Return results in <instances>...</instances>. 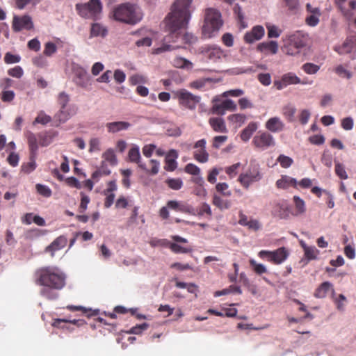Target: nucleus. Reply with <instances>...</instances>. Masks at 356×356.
Here are the masks:
<instances>
[{
  "label": "nucleus",
  "mask_w": 356,
  "mask_h": 356,
  "mask_svg": "<svg viewBox=\"0 0 356 356\" xmlns=\"http://www.w3.org/2000/svg\"><path fill=\"white\" fill-rule=\"evenodd\" d=\"M35 188H36L37 192L40 195L45 197H49L52 194L51 190L48 186H47L45 185L38 184H36Z\"/></svg>",
  "instance_id": "obj_57"
},
{
  "label": "nucleus",
  "mask_w": 356,
  "mask_h": 356,
  "mask_svg": "<svg viewBox=\"0 0 356 356\" xmlns=\"http://www.w3.org/2000/svg\"><path fill=\"white\" fill-rule=\"evenodd\" d=\"M293 202L296 208V215L304 213L306 211L305 201L298 196H294Z\"/></svg>",
  "instance_id": "obj_42"
},
{
  "label": "nucleus",
  "mask_w": 356,
  "mask_h": 356,
  "mask_svg": "<svg viewBox=\"0 0 356 356\" xmlns=\"http://www.w3.org/2000/svg\"><path fill=\"white\" fill-rule=\"evenodd\" d=\"M173 65L177 68L191 70L193 68V63L188 60L177 57L173 60Z\"/></svg>",
  "instance_id": "obj_40"
},
{
  "label": "nucleus",
  "mask_w": 356,
  "mask_h": 356,
  "mask_svg": "<svg viewBox=\"0 0 356 356\" xmlns=\"http://www.w3.org/2000/svg\"><path fill=\"white\" fill-rule=\"evenodd\" d=\"M266 28L268 29V37L270 38H278L281 34V30L275 25L266 24Z\"/></svg>",
  "instance_id": "obj_58"
},
{
  "label": "nucleus",
  "mask_w": 356,
  "mask_h": 356,
  "mask_svg": "<svg viewBox=\"0 0 356 356\" xmlns=\"http://www.w3.org/2000/svg\"><path fill=\"white\" fill-rule=\"evenodd\" d=\"M222 25L220 13L212 8L205 10L204 22L202 26V35L205 38H211Z\"/></svg>",
  "instance_id": "obj_4"
},
{
  "label": "nucleus",
  "mask_w": 356,
  "mask_h": 356,
  "mask_svg": "<svg viewBox=\"0 0 356 356\" xmlns=\"http://www.w3.org/2000/svg\"><path fill=\"white\" fill-rule=\"evenodd\" d=\"M297 184L294 178L288 176H282L281 179L276 181V186L278 188L286 189L290 186H296Z\"/></svg>",
  "instance_id": "obj_34"
},
{
  "label": "nucleus",
  "mask_w": 356,
  "mask_h": 356,
  "mask_svg": "<svg viewBox=\"0 0 356 356\" xmlns=\"http://www.w3.org/2000/svg\"><path fill=\"white\" fill-rule=\"evenodd\" d=\"M332 288V284L329 282H324L319 285L314 292V296L317 298H323L327 292Z\"/></svg>",
  "instance_id": "obj_36"
},
{
  "label": "nucleus",
  "mask_w": 356,
  "mask_h": 356,
  "mask_svg": "<svg viewBox=\"0 0 356 356\" xmlns=\"http://www.w3.org/2000/svg\"><path fill=\"white\" fill-rule=\"evenodd\" d=\"M53 136L51 134L44 132L38 134L39 145L42 147H46L50 145L52 142Z\"/></svg>",
  "instance_id": "obj_45"
},
{
  "label": "nucleus",
  "mask_w": 356,
  "mask_h": 356,
  "mask_svg": "<svg viewBox=\"0 0 356 356\" xmlns=\"http://www.w3.org/2000/svg\"><path fill=\"white\" fill-rule=\"evenodd\" d=\"M300 83H302L300 79L292 72H288L283 74L280 79L275 80L273 82L274 87L279 90H282L289 85Z\"/></svg>",
  "instance_id": "obj_13"
},
{
  "label": "nucleus",
  "mask_w": 356,
  "mask_h": 356,
  "mask_svg": "<svg viewBox=\"0 0 356 356\" xmlns=\"http://www.w3.org/2000/svg\"><path fill=\"white\" fill-rule=\"evenodd\" d=\"M193 0H175L170 12L165 17V28L169 34L164 38L166 42H175L186 29L191 17Z\"/></svg>",
  "instance_id": "obj_1"
},
{
  "label": "nucleus",
  "mask_w": 356,
  "mask_h": 356,
  "mask_svg": "<svg viewBox=\"0 0 356 356\" xmlns=\"http://www.w3.org/2000/svg\"><path fill=\"white\" fill-rule=\"evenodd\" d=\"M167 207L176 211L195 215V209L190 205L181 203L176 200H170L167 202Z\"/></svg>",
  "instance_id": "obj_20"
},
{
  "label": "nucleus",
  "mask_w": 356,
  "mask_h": 356,
  "mask_svg": "<svg viewBox=\"0 0 356 356\" xmlns=\"http://www.w3.org/2000/svg\"><path fill=\"white\" fill-rule=\"evenodd\" d=\"M261 178L262 174L259 165L250 163L248 170L239 175L238 181L243 187L248 189L252 184L260 181Z\"/></svg>",
  "instance_id": "obj_7"
},
{
  "label": "nucleus",
  "mask_w": 356,
  "mask_h": 356,
  "mask_svg": "<svg viewBox=\"0 0 356 356\" xmlns=\"http://www.w3.org/2000/svg\"><path fill=\"white\" fill-rule=\"evenodd\" d=\"M302 69L308 74H314L319 70L320 67L312 63H307L302 66Z\"/></svg>",
  "instance_id": "obj_53"
},
{
  "label": "nucleus",
  "mask_w": 356,
  "mask_h": 356,
  "mask_svg": "<svg viewBox=\"0 0 356 356\" xmlns=\"http://www.w3.org/2000/svg\"><path fill=\"white\" fill-rule=\"evenodd\" d=\"M271 213L274 217L280 219H286L289 216L288 206L284 202H277L275 204Z\"/></svg>",
  "instance_id": "obj_23"
},
{
  "label": "nucleus",
  "mask_w": 356,
  "mask_h": 356,
  "mask_svg": "<svg viewBox=\"0 0 356 356\" xmlns=\"http://www.w3.org/2000/svg\"><path fill=\"white\" fill-rule=\"evenodd\" d=\"M356 49V34H353L349 35L346 41L344 42L342 47H341V51H340V54L342 53H349L352 51L353 50Z\"/></svg>",
  "instance_id": "obj_33"
},
{
  "label": "nucleus",
  "mask_w": 356,
  "mask_h": 356,
  "mask_svg": "<svg viewBox=\"0 0 356 356\" xmlns=\"http://www.w3.org/2000/svg\"><path fill=\"white\" fill-rule=\"evenodd\" d=\"M176 95L179 104L191 111L196 108L197 104L201 99L200 96L195 95L185 89L178 90Z\"/></svg>",
  "instance_id": "obj_9"
},
{
  "label": "nucleus",
  "mask_w": 356,
  "mask_h": 356,
  "mask_svg": "<svg viewBox=\"0 0 356 356\" xmlns=\"http://www.w3.org/2000/svg\"><path fill=\"white\" fill-rule=\"evenodd\" d=\"M62 42L57 39L56 43H54L53 42H47L44 44V49L43 51L44 55L46 56L50 57L53 54H54L57 51V47L58 44H61Z\"/></svg>",
  "instance_id": "obj_39"
},
{
  "label": "nucleus",
  "mask_w": 356,
  "mask_h": 356,
  "mask_svg": "<svg viewBox=\"0 0 356 356\" xmlns=\"http://www.w3.org/2000/svg\"><path fill=\"white\" fill-rule=\"evenodd\" d=\"M107 29L99 23H93L90 29V37H104L107 34Z\"/></svg>",
  "instance_id": "obj_35"
},
{
  "label": "nucleus",
  "mask_w": 356,
  "mask_h": 356,
  "mask_svg": "<svg viewBox=\"0 0 356 356\" xmlns=\"http://www.w3.org/2000/svg\"><path fill=\"white\" fill-rule=\"evenodd\" d=\"M51 120V118L49 115H47L44 112L41 111L35 119L33 124L39 123L42 124H47L50 122Z\"/></svg>",
  "instance_id": "obj_60"
},
{
  "label": "nucleus",
  "mask_w": 356,
  "mask_h": 356,
  "mask_svg": "<svg viewBox=\"0 0 356 356\" xmlns=\"http://www.w3.org/2000/svg\"><path fill=\"white\" fill-rule=\"evenodd\" d=\"M284 127V123L279 117L270 118L265 123L266 129L271 133L282 131Z\"/></svg>",
  "instance_id": "obj_18"
},
{
  "label": "nucleus",
  "mask_w": 356,
  "mask_h": 356,
  "mask_svg": "<svg viewBox=\"0 0 356 356\" xmlns=\"http://www.w3.org/2000/svg\"><path fill=\"white\" fill-rule=\"evenodd\" d=\"M75 8L80 17L95 21L99 18L103 6L100 0H90L87 3H76Z\"/></svg>",
  "instance_id": "obj_5"
},
{
  "label": "nucleus",
  "mask_w": 356,
  "mask_h": 356,
  "mask_svg": "<svg viewBox=\"0 0 356 356\" xmlns=\"http://www.w3.org/2000/svg\"><path fill=\"white\" fill-rule=\"evenodd\" d=\"M306 12L307 13L305 20L306 24L312 27L317 26L321 15L320 8L318 7H314L308 3L306 4Z\"/></svg>",
  "instance_id": "obj_14"
},
{
  "label": "nucleus",
  "mask_w": 356,
  "mask_h": 356,
  "mask_svg": "<svg viewBox=\"0 0 356 356\" xmlns=\"http://www.w3.org/2000/svg\"><path fill=\"white\" fill-rule=\"evenodd\" d=\"M208 122L213 131L222 134H227L228 132L225 121L223 118L213 117L210 118Z\"/></svg>",
  "instance_id": "obj_21"
},
{
  "label": "nucleus",
  "mask_w": 356,
  "mask_h": 356,
  "mask_svg": "<svg viewBox=\"0 0 356 356\" xmlns=\"http://www.w3.org/2000/svg\"><path fill=\"white\" fill-rule=\"evenodd\" d=\"M26 136L27 138L30 154H33V157H34L35 155H38L39 143L38 134L35 135L31 131H27Z\"/></svg>",
  "instance_id": "obj_27"
},
{
  "label": "nucleus",
  "mask_w": 356,
  "mask_h": 356,
  "mask_svg": "<svg viewBox=\"0 0 356 356\" xmlns=\"http://www.w3.org/2000/svg\"><path fill=\"white\" fill-rule=\"evenodd\" d=\"M61 323H70L73 325H76L77 326H81L84 325L86 323L83 320L78 319V320H67V319H60L57 318L52 323V325L54 327H59L60 326Z\"/></svg>",
  "instance_id": "obj_46"
},
{
  "label": "nucleus",
  "mask_w": 356,
  "mask_h": 356,
  "mask_svg": "<svg viewBox=\"0 0 356 356\" xmlns=\"http://www.w3.org/2000/svg\"><path fill=\"white\" fill-rule=\"evenodd\" d=\"M128 157L129 161L137 163L139 168L147 171L146 165L140 161V154L138 147H133L129 149Z\"/></svg>",
  "instance_id": "obj_30"
},
{
  "label": "nucleus",
  "mask_w": 356,
  "mask_h": 356,
  "mask_svg": "<svg viewBox=\"0 0 356 356\" xmlns=\"http://www.w3.org/2000/svg\"><path fill=\"white\" fill-rule=\"evenodd\" d=\"M7 74L13 78L20 79L24 75V70L21 66L16 65L14 67L8 69Z\"/></svg>",
  "instance_id": "obj_50"
},
{
  "label": "nucleus",
  "mask_w": 356,
  "mask_h": 356,
  "mask_svg": "<svg viewBox=\"0 0 356 356\" xmlns=\"http://www.w3.org/2000/svg\"><path fill=\"white\" fill-rule=\"evenodd\" d=\"M13 29L19 32L22 29L31 30L33 27L31 18L28 15L15 16L13 20Z\"/></svg>",
  "instance_id": "obj_16"
},
{
  "label": "nucleus",
  "mask_w": 356,
  "mask_h": 356,
  "mask_svg": "<svg viewBox=\"0 0 356 356\" xmlns=\"http://www.w3.org/2000/svg\"><path fill=\"white\" fill-rule=\"evenodd\" d=\"M113 16L117 21L129 24H136L143 18L141 10L131 3H122L114 8Z\"/></svg>",
  "instance_id": "obj_3"
},
{
  "label": "nucleus",
  "mask_w": 356,
  "mask_h": 356,
  "mask_svg": "<svg viewBox=\"0 0 356 356\" xmlns=\"http://www.w3.org/2000/svg\"><path fill=\"white\" fill-rule=\"evenodd\" d=\"M15 97V94L13 90H5L1 92V99L3 102H10Z\"/></svg>",
  "instance_id": "obj_64"
},
{
  "label": "nucleus",
  "mask_w": 356,
  "mask_h": 356,
  "mask_svg": "<svg viewBox=\"0 0 356 356\" xmlns=\"http://www.w3.org/2000/svg\"><path fill=\"white\" fill-rule=\"evenodd\" d=\"M207 141L204 138L195 143L193 145V157L199 163H206L209 161V154L206 149Z\"/></svg>",
  "instance_id": "obj_12"
},
{
  "label": "nucleus",
  "mask_w": 356,
  "mask_h": 356,
  "mask_svg": "<svg viewBox=\"0 0 356 356\" xmlns=\"http://www.w3.org/2000/svg\"><path fill=\"white\" fill-rule=\"evenodd\" d=\"M275 140L273 136L267 131H259L253 137L252 145L259 151H265L275 146Z\"/></svg>",
  "instance_id": "obj_8"
},
{
  "label": "nucleus",
  "mask_w": 356,
  "mask_h": 356,
  "mask_svg": "<svg viewBox=\"0 0 356 356\" xmlns=\"http://www.w3.org/2000/svg\"><path fill=\"white\" fill-rule=\"evenodd\" d=\"M265 30L262 26H254L250 31L246 33L244 35V40L246 43H253L263 38Z\"/></svg>",
  "instance_id": "obj_17"
},
{
  "label": "nucleus",
  "mask_w": 356,
  "mask_h": 356,
  "mask_svg": "<svg viewBox=\"0 0 356 356\" xmlns=\"http://www.w3.org/2000/svg\"><path fill=\"white\" fill-rule=\"evenodd\" d=\"M103 158L111 165L117 164V159L113 149H108L104 154Z\"/></svg>",
  "instance_id": "obj_55"
},
{
  "label": "nucleus",
  "mask_w": 356,
  "mask_h": 356,
  "mask_svg": "<svg viewBox=\"0 0 356 356\" xmlns=\"http://www.w3.org/2000/svg\"><path fill=\"white\" fill-rule=\"evenodd\" d=\"M250 264L255 273L261 275L267 272V269L264 264H257L254 259L250 260Z\"/></svg>",
  "instance_id": "obj_51"
},
{
  "label": "nucleus",
  "mask_w": 356,
  "mask_h": 356,
  "mask_svg": "<svg viewBox=\"0 0 356 356\" xmlns=\"http://www.w3.org/2000/svg\"><path fill=\"white\" fill-rule=\"evenodd\" d=\"M58 103L60 106V108H65L67 106V104L70 102V97L69 95L65 93V92H61L59 93L58 96Z\"/></svg>",
  "instance_id": "obj_62"
},
{
  "label": "nucleus",
  "mask_w": 356,
  "mask_h": 356,
  "mask_svg": "<svg viewBox=\"0 0 356 356\" xmlns=\"http://www.w3.org/2000/svg\"><path fill=\"white\" fill-rule=\"evenodd\" d=\"M213 204L220 209H227L230 207V202L222 199L220 196L215 195L213 197Z\"/></svg>",
  "instance_id": "obj_44"
},
{
  "label": "nucleus",
  "mask_w": 356,
  "mask_h": 356,
  "mask_svg": "<svg viewBox=\"0 0 356 356\" xmlns=\"http://www.w3.org/2000/svg\"><path fill=\"white\" fill-rule=\"evenodd\" d=\"M3 60L5 63L8 65L18 63L21 61V56L18 54H13L10 52H7L4 55Z\"/></svg>",
  "instance_id": "obj_49"
},
{
  "label": "nucleus",
  "mask_w": 356,
  "mask_h": 356,
  "mask_svg": "<svg viewBox=\"0 0 356 356\" xmlns=\"http://www.w3.org/2000/svg\"><path fill=\"white\" fill-rule=\"evenodd\" d=\"M335 173L341 179H348V175L345 170V167L340 163H336L335 164Z\"/></svg>",
  "instance_id": "obj_59"
},
{
  "label": "nucleus",
  "mask_w": 356,
  "mask_h": 356,
  "mask_svg": "<svg viewBox=\"0 0 356 356\" xmlns=\"http://www.w3.org/2000/svg\"><path fill=\"white\" fill-rule=\"evenodd\" d=\"M289 252L286 248L282 247L274 251L261 250L259 256L261 259H266L268 261L278 265L283 263L289 257Z\"/></svg>",
  "instance_id": "obj_10"
},
{
  "label": "nucleus",
  "mask_w": 356,
  "mask_h": 356,
  "mask_svg": "<svg viewBox=\"0 0 356 356\" xmlns=\"http://www.w3.org/2000/svg\"><path fill=\"white\" fill-rule=\"evenodd\" d=\"M301 247L304 250L305 257L308 260L317 259L320 252L315 246H308L304 242H300Z\"/></svg>",
  "instance_id": "obj_32"
},
{
  "label": "nucleus",
  "mask_w": 356,
  "mask_h": 356,
  "mask_svg": "<svg viewBox=\"0 0 356 356\" xmlns=\"http://www.w3.org/2000/svg\"><path fill=\"white\" fill-rule=\"evenodd\" d=\"M205 56L212 61H216L225 56L223 51L218 47H210L204 51Z\"/></svg>",
  "instance_id": "obj_29"
},
{
  "label": "nucleus",
  "mask_w": 356,
  "mask_h": 356,
  "mask_svg": "<svg viewBox=\"0 0 356 356\" xmlns=\"http://www.w3.org/2000/svg\"><path fill=\"white\" fill-rule=\"evenodd\" d=\"M228 140V136L225 135L216 136L211 141V147L213 149H218Z\"/></svg>",
  "instance_id": "obj_47"
},
{
  "label": "nucleus",
  "mask_w": 356,
  "mask_h": 356,
  "mask_svg": "<svg viewBox=\"0 0 356 356\" xmlns=\"http://www.w3.org/2000/svg\"><path fill=\"white\" fill-rule=\"evenodd\" d=\"M67 309L71 312L81 311L83 314H86L88 316H96L98 311L92 312L91 309H88L82 306L67 305Z\"/></svg>",
  "instance_id": "obj_48"
},
{
  "label": "nucleus",
  "mask_w": 356,
  "mask_h": 356,
  "mask_svg": "<svg viewBox=\"0 0 356 356\" xmlns=\"http://www.w3.org/2000/svg\"><path fill=\"white\" fill-rule=\"evenodd\" d=\"M37 158V155L33 157V154H30L29 161L27 163H24L21 166V172L24 174H29L36 168V163L35 160Z\"/></svg>",
  "instance_id": "obj_37"
},
{
  "label": "nucleus",
  "mask_w": 356,
  "mask_h": 356,
  "mask_svg": "<svg viewBox=\"0 0 356 356\" xmlns=\"http://www.w3.org/2000/svg\"><path fill=\"white\" fill-rule=\"evenodd\" d=\"M59 289H53L51 287L44 286L40 291V294L42 297L48 300H56L58 297L57 291Z\"/></svg>",
  "instance_id": "obj_38"
},
{
  "label": "nucleus",
  "mask_w": 356,
  "mask_h": 356,
  "mask_svg": "<svg viewBox=\"0 0 356 356\" xmlns=\"http://www.w3.org/2000/svg\"><path fill=\"white\" fill-rule=\"evenodd\" d=\"M228 120L232 122L234 124H238V127H241L242 124L245 123L246 121V115L242 113H235L229 115L227 118Z\"/></svg>",
  "instance_id": "obj_43"
},
{
  "label": "nucleus",
  "mask_w": 356,
  "mask_h": 356,
  "mask_svg": "<svg viewBox=\"0 0 356 356\" xmlns=\"http://www.w3.org/2000/svg\"><path fill=\"white\" fill-rule=\"evenodd\" d=\"M336 1L343 17L346 19L350 20L355 15L353 10H356V1L352 0L349 1L350 8H347L343 5L346 0H336Z\"/></svg>",
  "instance_id": "obj_19"
},
{
  "label": "nucleus",
  "mask_w": 356,
  "mask_h": 356,
  "mask_svg": "<svg viewBox=\"0 0 356 356\" xmlns=\"http://www.w3.org/2000/svg\"><path fill=\"white\" fill-rule=\"evenodd\" d=\"M259 123L257 122H250L249 124L241 131L240 138L243 142H248L252 134L257 130Z\"/></svg>",
  "instance_id": "obj_26"
},
{
  "label": "nucleus",
  "mask_w": 356,
  "mask_h": 356,
  "mask_svg": "<svg viewBox=\"0 0 356 356\" xmlns=\"http://www.w3.org/2000/svg\"><path fill=\"white\" fill-rule=\"evenodd\" d=\"M36 283L43 286L62 289L65 285V276L57 267L46 266L35 272Z\"/></svg>",
  "instance_id": "obj_2"
},
{
  "label": "nucleus",
  "mask_w": 356,
  "mask_h": 356,
  "mask_svg": "<svg viewBox=\"0 0 356 356\" xmlns=\"http://www.w3.org/2000/svg\"><path fill=\"white\" fill-rule=\"evenodd\" d=\"M308 35L297 31L289 37V42L285 46L286 54L291 56L296 55L300 49L307 46L308 42Z\"/></svg>",
  "instance_id": "obj_6"
},
{
  "label": "nucleus",
  "mask_w": 356,
  "mask_h": 356,
  "mask_svg": "<svg viewBox=\"0 0 356 356\" xmlns=\"http://www.w3.org/2000/svg\"><path fill=\"white\" fill-rule=\"evenodd\" d=\"M195 214H197L198 216H203L204 214H207L209 216H211L212 211L211 209L210 206L206 203H202L200 207L197 209V211H195Z\"/></svg>",
  "instance_id": "obj_54"
},
{
  "label": "nucleus",
  "mask_w": 356,
  "mask_h": 356,
  "mask_svg": "<svg viewBox=\"0 0 356 356\" xmlns=\"http://www.w3.org/2000/svg\"><path fill=\"white\" fill-rule=\"evenodd\" d=\"M277 161L279 162L280 165L284 168H289L293 163L291 157L284 154H280L277 159Z\"/></svg>",
  "instance_id": "obj_52"
},
{
  "label": "nucleus",
  "mask_w": 356,
  "mask_h": 356,
  "mask_svg": "<svg viewBox=\"0 0 356 356\" xmlns=\"http://www.w3.org/2000/svg\"><path fill=\"white\" fill-rule=\"evenodd\" d=\"M178 157V154L176 150L171 149L165 157V170L167 171H174L177 168L176 159Z\"/></svg>",
  "instance_id": "obj_28"
},
{
  "label": "nucleus",
  "mask_w": 356,
  "mask_h": 356,
  "mask_svg": "<svg viewBox=\"0 0 356 356\" xmlns=\"http://www.w3.org/2000/svg\"><path fill=\"white\" fill-rule=\"evenodd\" d=\"M237 108V106L235 102L230 99H227L222 102L218 97H215L212 99V106L211 108V112L213 114L218 115H224L226 111H234Z\"/></svg>",
  "instance_id": "obj_11"
},
{
  "label": "nucleus",
  "mask_w": 356,
  "mask_h": 356,
  "mask_svg": "<svg viewBox=\"0 0 356 356\" xmlns=\"http://www.w3.org/2000/svg\"><path fill=\"white\" fill-rule=\"evenodd\" d=\"M81 195V203L79 205V211L81 213L84 212L88 207V204L90 202V197L86 195L83 192L80 193Z\"/></svg>",
  "instance_id": "obj_63"
},
{
  "label": "nucleus",
  "mask_w": 356,
  "mask_h": 356,
  "mask_svg": "<svg viewBox=\"0 0 356 356\" xmlns=\"http://www.w3.org/2000/svg\"><path fill=\"white\" fill-rule=\"evenodd\" d=\"M296 109L291 105L285 106L282 109V115L288 122H293Z\"/></svg>",
  "instance_id": "obj_41"
},
{
  "label": "nucleus",
  "mask_w": 356,
  "mask_h": 356,
  "mask_svg": "<svg viewBox=\"0 0 356 356\" xmlns=\"http://www.w3.org/2000/svg\"><path fill=\"white\" fill-rule=\"evenodd\" d=\"M75 113L76 109L72 107L68 108H60L54 118L56 122H58V123H64Z\"/></svg>",
  "instance_id": "obj_24"
},
{
  "label": "nucleus",
  "mask_w": 356,
  "mask_h": 356,
  "mask_svg": "<svg viewBox=\"0 0 356 356\" xmlns=\"http://www.w3.org/2000/svg\"><path fill=\"white\" fill-rule=\"evenodd\" d=\"M67 243V238L61 235L57 237L50 245L46 248V252H50L51 256L54 257L55 252L61 250L66 246Z\"/></svg>",
  "instance_id": "obj_22"
},
{
  "label": "nucleus",
  "mask_w": 356,
  "mask_h": 356,
  "mask_svg": "<svg viewBox=\"0 0 356 356\" xmlns=\"http://www.w3.org/2000/svg\"><path fill=\"white\" fill-rule=\"evenodd\" d=\"M257 49L259 51L266 54H275L278 51V44L275 41L264 42L259 43Z\"/></svg>",
  "instance_id": "obj_25"
},
{
  "label": "nucleus",
  "mask_w": 356,
  "mask_h": 356,
  "mask_svg": "<svg viewBox=\"0 0 356 356\" xmlns=\"http://www.w3.org/2000/svg\"><path fill=\"white\" fill-rule=\"evenodd\" d=\"M90 79V75L85 69L78 67L75 70L74 81L78 86L88 89L91 86Z\"/></svg>",
  "instance_id": "obj_15"
},
{
  "label": "nucleus",
  "mask_w": 356,
  "mask_h": 356,
  "mask_svg": "<svg viewBox=\"0 0 356 356\" xmlns=\"http://www.w3.org/2000/svg\"><path fill=\"white\" fill-rule=\"evenodd\" d=\"M165 183L168 186L169 188L173 190H179L183 186V182L181 179H168L165 181Z\"/></svg>",
  "instance_id": "obj_56"
},
{
  "label": "nucleus",
  "mask_w": 356,
  "mask_h": 356,
  "mask_svg": "<svg viewBox=\"0 0 356 356\" xmlns=\"http://www.w3.org/2000/svg\"><path fill=\"white\" fill-rule=\"evenodd\" d=\"M149 327V324L147 323H143L140 325H136V326L132 327L128 333L134 334H140L145 330H146Z\"/></svg>",
  "instance_id": "obj_61"
},
{
  "label": "nucleus",
  "mask_w": 356,
  "mask_h": 356,
  "mask_svg": "<svg viewBox=\"0 0 356 356\" xmlns=\"http://www.w3.org/2000/svg\"><path fill=\"white\" fill-rule=\"evenodd\" d=\"M131 124L127 122L118 121L107 123L106 127L110 133H116L122 130L128 129Z\"/></svg>",
  "instance_id": "obj_31"
}]
</instances>
